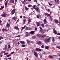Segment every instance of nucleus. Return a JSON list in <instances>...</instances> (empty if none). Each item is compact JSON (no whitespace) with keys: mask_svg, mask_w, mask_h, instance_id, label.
I'll return each instance as SVG.
<instances>
[{"mask_svg":"<svg viewBox=\"0 0 60 60\" xmlns=\"http://www.w3.org/2000/svg\"><path fill=\"white\" fill-rule=\"evenodd\" d=\"M41 26L43 28L44 27V25L43 24H41Z\"/></svg>","mask_w":60,"mask_h":60,"instance_id":"nucleus-37","label":"nucleus"},{"mask_svg":"<svg viewBox=\"0 0 60 60\" xmlns=\"http://www.w3.org/2000/svg\"><path fill=\"white\" fill-rule=\"evenodd\" d=\"M40 29L41 30L42 29V28H41V27H40Z\"/></svg>","mask_w":60,"mask_h":60,"instance_id":"nucleus-58","label":"nucleus"},{"mask_svg":"<svg viewBox=\"0 0 60 60\" xmlns=\"http://www.w3.org/2000/svg\"><path fill=\"white\" fill-rule=\"evenodd\" d=\"M20 42L21 43H22L23 44H25V42L24 41H20Z\"/></svg>","mask_w":60,"mask_h":60,"instance_id":"nucleus-28","label":"nucleus"},{"mask_svg":"<svg viewBox=\"0 0 60 60\" xmlns=\"http://www.w3.org/2000/svg\"><path fill=\"white\" fill-rule=\"evenodd\" d=\"M4 42V40H2V41H1L0 43V44H1L2 42Z\"/></svg>","mask_w":60,"mask_h":60,"instance_id":"nucleus-35","label":"nucleus"},{"mask_svg":"<svg viewBox=\"0 0 60 60\" xmlns=\"http://www.w3.org/2000/svg\"><path fill=\"white\" fill-rule=\"evenodd\" d=\"M46 37H47V36L45 35H41V38H46Z\"/></svg>","mask_w":60,"mask_h":60,"instance_id":"nucleus-9","label":"nucleus"},{"mask_svg":"<svg viewBox=\"0 0 60 60\" xmlns=\"http://www.w3.org/2000/svg\"><path fill=\"white\" fill-rule=\"evenodd\" d=\"M54 22H55V23H57L58 24L59 23V22L58 21V20L56 19L55 20H54Z\"/></svg>","mask_w":60,"mask_h":60,"instance_id":"nucleus-11","label":"nucleus"},{"mask_svg":"<svg viewBox=\"0 0 60 60\" xmlns=\"http://www.w3.org/2000/svg\"><path fill=\"white\" fill-rule=\"evenodd\" d=\"M5 5H7V3H6L5 4Z\"/></svg>","mask_w":60,"mask_h":60,"instance_id":"nucleus-64","label":"nucleus"},{"mask_svg":"<svg viewBox=\"0 0 60 60\" xmlns=\"http://www.w3.org/2000/svg\"><path fill=\"white\" fill-rule=\"evenodd\" d=\"M17 17H13L12 18V19H13L14 20H16V19H17Z\"/></svg>","mask_w":60,"mask_h":60,"instance_id":"nucleus-13","label":"nucleus"},{"mask_svg":"<svg viewBox=\"0 0 60 60\" xmlns=\"http://www.w3.org/2000/svg\"><path fill=\"white\" fill-rule=\"evenodd\" d=\"M47 11L48 12H49L50 11V9H48Z\"/></svg>","mask_w":60,"mask_h":60,"instance_id":"nucleus-39","label":"nucleus"},{"mask_svg":"<svg viewBox=\"0 0 60 60\" xmlns=\"http://www.w3.org/2000/svg\"><path fill=\"white\" fill-rule=\"evenodd\" d=\"M39 15H37V19H39Z\"/></svg>","mask_w":60,"mask_h":60,"instance_id":"nucleus-43","label":"nucleus"},{"mask_svg":"<svg viewBox=\"0 0 60 60\" xmlns=\"http://www.w3.org/2000/svg\"><path fill=\"white\" fill-rule=\"evenodd\" d=\"M42 31L43 33H44L45 32V30H44L42 29Z\"/></svg>","mask_w":60,"mask_h":60,"instance_id":"nucleus-44","label":"nucleus"},{"mask_svg":"<svg viewBox=\"0 0 60 60\" xmlns=\"http://www.w3.org/2000/svg\"><path fill=\"white\" fill-rule=\"evenodd\" d=\"M35 38V37L34 36L32 37V39H34Z\"/></svg>","mask_w":60,"mask_h":60,"instance_id":"nucleus-47","label":"nucleus"},{"mask_svg":"<svg viewBox=\"0 0 60 60\" xmlns=\"http://www.w3.org/2000/svg\"><path fill=\"white\" fill-rule=\"evenodd\" d=\"M26 34L25 35L26 37H28V36H29L30 35V33H28V32H26Z\"/></svg>","mask_w":60,"mask_h":60,"instance_id":"nucleus-5","label":"nucleus"},{"mask_svg":"<svg viewBox=\"0 0 60 60\" xmlns=\"http://www.w3.org/2000/svg\"><path fill=\"white\" fill-rule=\"evenodd\" d=\"M8 52L6 53H5V55H6V54H8Z\"/></svg>","mask_w":60,"mask_h":60,"instance_id":"nucleus-60","label":"nucleus"},{"mask_svg":"<svg viewBox=\"0 0 60 60\" xmlns=\"http://www.w3.org/2000/svg\"><path fill=\"white\" fill-rule=\"evenodd\" d=\"M40 25H41V24H40V23L39 22H38L37 24V25L38 26H39Z\"/></svg>","mask_w":60,"mask_h":60,"instance_id":"nucleus-23","label":"nucleus"},{"mask_svg":"<svg viewBox=\"0 0 60 60\" xmlns=\"http://www.w3.org/2000/svg\"><path fill=\"white\" fill-rule=\"evenodd\" d=\"M11 57L10 58H8V59H11Z\"/></svg>","mask_w":60,"mask_h":60,"instance_id":"nucleus-61","label":"nucleus"},{"mask_svg":"<svg viewBox=\"0 0 60 60\" xmlns=\"http://www.w3.org/2000/svg\"><path fill=\"white\" fill-rule=\"evenodd\" d=\"M4 6H3L2 7L1 6V8H0V10H3V9H4Z\"/></svg>","mask_w":60,"mask_h":60,"instance_id":"nucleus-19","label":"nucleus"},{"mask_svg":"<svg viewBox=\"0 0 60 60\" xmlns=\"http://www.w3.org/2000/svg\"><path fill=\"white\" fill-rule=\"evenodd\" d=\"M34 53L35 56L37 57H38L39 56H38V54L37 52H35V51H34Z\"/></svg>","mask_w":60,"mask_h":60,"instance_id":"nucleus-2","label":"nucleus"},{"mask_svg":"<svg viewBox=\"0 0 60 60\" xmlns=\"http://www.w3.org/2000/svg\"><path fill=\"white\" fill-rule=\"evenodd\" d=\"M14 52H12L11 53V54H13L14 53Z\"/></svg>","mask_w":60,"mask_h":60,"instance_id":"nucleus-55","label":"nucleus"},{"mask_svg":"<svg viewBox=\"0 0 60 60\" xmlns=\"http://www.w3.org/2000/svg\"><path fill=\"white\" fill-rule=\"evenodd\" d=\"M7 48V45H5V51H6V50Z\"/></svg>","mask_w":60,"mask_h":60,"instance_id":"nucleus-18","label":"nucleus"},{"mask_svg":"<svg viewBox=\"0 0 60 60\" xmlns=\"http://www.w3.org/2000/svg\"><path fill=\"white\" fill-rule=\"evenodd\" d=\"M53 32H55V31H56V30H53Z\"/></svg>","mask_w":60,"mask_h":60,"instance_id":"nucleus-63","label":"nucleus"},{"mask_svg":"<svg viewBox=\"0 0 60 60\" xmlns=\"http://www.w3.org/2000/svg\"><path fill=\"white\" fill-rule=\"evenodd\" d=\"M52 41L54 42L55 41V39L54 38H53L52 39Z\"/></svg>","mask_w":60,"mask_h":60,"instance_id":"nucleus-41","label":"nucleus"},{"mask_svg":"<svg viewBox=\"0 0 60 60\" xmlns=\"http://www.w3.org/2000/svg\"><path fill=\"white\" fill-rule=\"evenodd\" d=\"M36 51H38L39 50V48L37 47L36 48Z\"/></svg>","mask_w":60,"mask_h":60,"instance_id":"nucleus-26","label":"nucleus"},{"mask_svg":"<svg viewBox=\"0 0 60 60\" xmlns=\"http://www.w3.org/2000/svg\"><path fill=\"white\" fill-rule=\"evenodd\" d=\"M41 48H44V45H42V46H41Z\"/></svg>","mask_w":60,"mask_h":60,"instance_id":"nucleus-57","label":"nucleus"},{"mask_svg":"<svg viewBox=\"0 0 60 60\" xmlns=\"http://www.w3.org/2000/svg\"><path fill=\"white\" fill-rule=\"evenodd\" d=\"M44 20V24H46V23H47V21H46V19H45Z\"/></svg>","mask_w":60,"mask_h":60,"instance_id":"nucleus-16","label":"nucleus"},{"mask_svg":"<svg viewBox=\"0 0 60 60\" xmlns=\"http://www.w3.org/2000/svg\"><path fill=\"white\" fill-rule=\"evenodd\" d=\"M26 41L28 44H29V43H30V42L28 40H27Z\"/></svg>","mask_w":60,"mask_h":60,"instance_id":"nucleus-27","label":"nucleus"},{"mask_svg":"<svg viewBox=\"0 0 60 60\" xmlns=\"http://www.w3.org/2000/svg\"><path fill=\"white\" fill-rule=\"evenodd\" d=\"M32 6L31 5H28V7H32Z\"/></svg>","mask_w":60,"mask_h":60,"instance_id":"nucleus-34","label":"nucleus"},{"mask_svg":"<svg viewBox=\"0 0 60 60\" xmlns=\"http://www.w3.org/2000/svg\"><path fill=\"white\" fill-rule=\"evenodd\" d=\"M28 23H30L31 21V20H30V19H29V20H28Z\"/></svg>","mask_w":60,"mask_h":60,"instance_id":"nucleus-30","label":"nucleus"},{"mask_svg":"<svg viewBox=\"0 0 60 60\" xmlns=\"http://www.w3.org/2000/svg\"><path fill=\"white\" fill-rule=\"evenodd\" d=\"M50 14H47V17H49V16H50Z\"/></svg>","mask_w":60,"mask_h":60,"instance_id":"nucleus-45","label":"nucleus"},{"mask_svg":"<svg viewBox=\"0 0 60 60\" xmlns=\"http://www.w3.org/2000/svg\"><path fill=\"white\" fill-rule=\"evenodd\" d=\"M8 49H10V47H11V46L10 45H8Z\"/></svg>","mask_w":60,"mask_h":60,"instance_id":"nucleus-50","label":"nucleus"},{"mask_svg":"<svg viewBox=\"0 0 60 60\" xmlns=\"http://www.w3.org/2000/svg\"><path fill=\"white\" fill-rule=\"evenodd\" d=\"M26 19H24L23 20V24H24L25 23V22H26Z\"/></svg>","mask_w":60,"mask_h":60,"instance_id":"nucleus-21","label":"nucleus"},{"mask_svg":"<svg viewBox=\"0 0 60 60\" xmlns=\"http://www.w3.org/2000/svg\"><path fill=\"white\" fill-rule=\"evenodd\" d=\"M26 30H27L28 29V27H26Z\"/></svg>","mask_w":60,"mask_h":60,"instance_id":"nucleus-46","label":"nucleus"},{"mask_svg":"<svg viewBox=\"0 0 60 60\" xmlns=\"http://www.w3.org/2000/svg\"><path fill=\"white\" fill-rule=\"evenodd\" d=\"M10 2L12 3H14V0H10Z\"/></svg>","mask_w":60,"mask_h":60,"instance_id":"nucleus-17","label":"nucleus"},{"mask_svg":"<svg viewBox=\"0 0 60 60\" xmlns=\"http://www.w3.org/2000/svg\"><path fill=\"white\" fill-rule=\"evenodd\" d=\"M34 1L35 3H37V0H34Z\"/></svg>","mask_w":60,"mask_h":60,"instance_id":"nucleus-51","label":"nucleus"},{"mask_svg":"<svg viewBox=\"0 0 60 60\" xmlns=\"http://www.w3.org/2000/svg\"><path fill=\"white\" fill-rule=\"evenodd\" d=\"M7 14L6 13H4L3 14H2L1 15V16L2 17H6L7 16Z\"/></svg>","mask_w":60,"mask_h":60,"instance_id":"nucleus-3","label":"nucleus"},{"mask_svg":"<svg viewBox=\"0 0 60 60\" xmlns=\"http://www.w3.org/2000/svg\"><path fill=\"white\" fill-rule=\"evenodd\" d=\"M25 45H22L21 46V47H25Z\"/></svg>","mask_w":60,"mask_h":60,"instance_id":"nucleus-33","label":"nucleus"},{"mask_svg":"<svg viewBox=\"0 0 60 60\" xmlns=\"http://www.w3.org/2000/svg\"><path fill=\"white\" fill-rule=\"evenodd\" d=\"M28 29H29V30H30V29H31V28L30 27H29L28 28Z\"/></svg>","mask_w":60,"mask_h":60,"instance_id":"nucleus-54","label":"nucleus"},{"mask_svg":"<svg viewBox=\"0 0 60 60\" xmlns=\"http://www.w3.org/2000/svg\"><path fill=\"white\" fill-rule=\"evenodd\" d=\"M54 33H55V34H57V32H56V31L55 30V31H54Z\"/></svg>","mask_w":60,"mask_h":60,"instance_id":"nucleus-48","label":"nucleus"},{"mask_svg":"<svg viewBox=\"0 0 60 60\" xmlns=\"http://www.w3.org/2000/svg\"><path fill=\"white\" fill-rule=\"evenodd\" d=\"M38 42H39V44H42V43L41 42V41H38Z\"/></svg>","mask_w":60,"mask_h":60,"instance_id":"nucleus-38","label":"nucleus"},{"mask_svg":"<svg viewBox=\"0 0 60 60\" xmlns=\"http://www.w3.org/2000/svg\"><path fill=\"white\" fill-rule=\"evenodd\" d=\"M35 10L37 12H39V13H40V9H39V8L38 7Z\"/></svg>","mask_w":60,"mask_h":60,"instance_id":"nucleus-4","label":"nucleus"},{"mask_svg":"<svg viewBox=\"0 0 60 60\" xmlns=\"http://www.w3.org/2000/svg\"><path fill=\"white\" fill-rule=\"evenodd\" d=\"M24 7L25 8V10H26V11H28V10L29 8H28L26 7L25 6Z\"/></svg>","mask_w":60,"mask_h":60,"instance_id":"nucleus-20","label":"nucleus"},{"mask_svg":"<svg viewBox=\"0 0 60 60\" xmlns=\"http://www.w3.org/2000/svg\"><path fill=\"white\" fill-rule=\"evenodd\" d=\"M41 49H39V51H41Z\"/></svg>","mask_w":60,"mask_h":60,"instance_id":"nucleus-59","label":"nucleus"},{"mask_svg":"<svg viewBox=\"0 0 60 60\" xmlns=\"http://www.w3.org/2000/svg\"><path fill=\"white\" fill-rule=\"evenodd\" d=\"M57 34L58 35H60V33L59 32L57 33Z\"/></svg>","mask_w":60,"mask_h":60,"instance_id":"nucleus-52","label":"nucleus"},{"mask_svg":"<svg viewBox=\"0 0 60 60\" xmlns=\"http://www.w3.org/2000/svg\"><path fill=\"white\" fill-rule=\"evenodd\" d=\"M49 58H53V56L52 55H50L49 56Z\"/></svg>","mask_w":60,"mask_h":60,"instance_id":"nucleus-25","label":"nucleus"},{"mask_svg":"<svg viewBox=\"0 0 60 60\" xmlns=\"http://www.w3.org/2000/svg\"><path fill=\"white\" fill-rule=\"evenodd\" d=\"M50 39L49 38L47 39H45L44 40V41L45 43H48V42H49V41H50Z\"/></svg>","mask_w":60,"mask_h":60,"instance_id":"nucleus-1","label":"nucleus"},{"mask_svg":"<svg viewBox=\"0 0 60 60\" xmlns=\"http://www.w3.org/2000/svg\"><path fill=\"white\" fill-rule=\"evenodd\" d=\"M56 47L57 48H58V49H60V46H56Z\"/></svg>","mask_w":60,"mask_h":60,"instance_id":"nucleus-49","label":"nucleus"},{"mask_svg":"<svg viewBox=\"0 0 60 60\" xmlns=\"http://www.w3.org/2000/svg\"><path fill=\"white\" fill-rule=\"evenodd\" d=\"M14 27L15 28V29H16L17 30H19V27H18L15 26V27Z\"/></svg>","mask_w":60,"mask_h":60,"instance_id":"nucleus-22","label":"nucleus"},{"mask_svg":"<svg viewBox=\"0 0 60 60\" xmlns=\"http://www.w3.org/2000/svg\"><path fill=\"white\" fill-rule=\"evenodd\" d=\"M35 33L34 31H32L31 32H30L29 33L30 34H33Z\"/></svg>","mask_w":60,"mask_h":60,"instance_id":"nucleus-12","label":"nucleus"},{"mask_svg":"<svg viewBox=\"0 0 60 60\" xmlns=\"http://www.w3.org/2000/svg\"><path fill=\"white\" fill-rule=\"evenodd\" d=\"M6 56L7 57H9V56H10V55H8Z\"/></svg>","mask_w":60,"mask_h":60,"instance_id":"nucleus-42","label":"nucleus"},{"mask_svg":"<svg viewBox=\"0 0 60 60\" xmlns=\"http://www.w3.org/2000/svg\"><path fill=\"white\" fill-rule=\"evenodd\" d=\"M45 26L46 27H47L48 26V25L47 24V25H45Z\"/></svg>","mask_w":60,"mask_h":60,"instance_id":"nucleus-62","label":"nucleus"},{"mask_svg":"<svg viewBox=\"0 0 60 60\" xmlns=\"http://www.w3.org/2000/svg\"><path fill=\"white\" fill-rule=\"evenodd\" d=\"M20 36L19 35H18L17 36H16V38H17V37H19Z\"/></svg>","mask_w":60,"mask_h":60,"instance_id":"nucleus-40","label":"nucleus"},{"mask_svg":"<svg viewBox=\"0 0 60 60\" xmlns=\"http://www.w3.org/2000/svg\"><path fill=\"white\" fill-rule=\"evenodd\" d=\"M16 10V9H13L12 11V15H13L14 13H15V11Z\"/></svg>","mask_w":60,"mask_h":60,"instance_id":"nucleus-10","label":"nucleus"},{"mask_svg":"<svg viewBox=\"0 0 60 60\" xmlns=\"http://www.w3.org/2000/svg\"><path fill=\"white\" fill-rule=\"evenodd\" d=\"M40 4H38V5H37V6H38L39 7V6H40Z\"/></svg>","mask_w":60,"mask_h":60,"instance_id":"nucleus-56","label":"nucleus"},{"mask_svg":"<svg viewBox=\"0 0 60 60\" xmlns=\"http://www.w3.org/2000/svg\"><path fill=\"white\" fill-rule=\"evenodd\" d=\"M42 55L41 54L40 55V57L41 58H42Z\"/></svg>","mask_w":60,"mask_h":60,"instance_id":"nucleus-31","label":"nucleus"},{"mask_svg":"<svg viewBox=\"0 0 60 60\" xmlns=\"http://www.w3.org/2000/svg\"><path fill=\"white\" fill-rule=\"evenodd\" d=\"M45 17H46L47 16V14L46 13H45Z\"/></svg>","mask_w":60,"mask_h":60,"instance_id":"nucleus-53","label":"nucleus"},{"mask_svg":"<svg viewBox=\"0 0 60 60\" xmlns=\"http://www.w3.org/2000/svg\"><path fill=\"white\" fill-rule=\"evenodd\" d=\"M56 4H59V1L58 0H55Z\"/></svg>","mask_w":60,"mask_h":60,"instance_id":"nucleus-6","label":"nucleus"},{"mask_svg":"<svg viewBox=\"0 0 60 60\" xmlns=\"http://www.w3.org/2000/svg\"><path fill=\"white\" fill-rule=\"evenodd\" d=\"M45 48L46 49H48L49 48V47L48 46H45Z\"/></svg>","mask_w":60,"mask_h":60,"instance_id":"nucleus-24","label":"nucleus"},{"mask_svg":"<svg viewBox=\"0 0 60 60\" xmlns=\"http://www.w3.org/2000/svg\"><path fill=\"white\" fill-rule=\"evenodd\" d=\"M25 27H26L25 26L23 27L21 29V30H23V29H24L25 28Z\"/></svg>","mask_w":60,"mask_h":60,"instance_id":"nucleus-32","label":"nucleus"},{"mask_svg":"<svg viewBox=\"0 0 60 60\" xmlns=\"http://www.w3.org/2000/svg\"><path fill=\"white\" fill-rule=\"evenodd\" d=\"M2 31L3 32H5V31H7V29L6 28H4L2 29Z\"/></svg>","mask_w":60,"mask_h":60,"instance_id":"nucleus-7","label":"nucleus"},{"mask_svg":"<svg viewBox=\"0 0 60 60\" xmlns=\"http://www.w3.org/2000/svg\"><path fill=\"white\" fill-rule=\"evenodd\" d=\"M48 4H49V5H50V6H52V5H53L52 4H50V3L49 2Z\"/></svg>","mask_w":60,"mask_h":60,"instance_id":"nucleus-36","label":"nucleus"},{"mask_svg":"<svg viewBox=\"0 0 60 60\" xmlns=\"http://www.w3.org/2000/svg\"><path fill=\"white\" fill-rule=\"evenodd\" d=\"M6 26L7 27H10V24L9 23H7L6 25Z\"/></svg>","mask_w":60,"mask_h":60,"instance_id":"nucleus-15","label":"nucleus"},{"mask_svg":"<svg viewBox=\"0 0 60 60\" xmlns=\"http://www.w3.org/2000/svg\"><path fill=\"white\" fill-rule=\"evenodd\" d=\"M37 37L38 38H41V35L40 34H38L37 35Z\"/></svg>","mask_w":60,"mask_h":60,"instance_id":"nucleus-14","label":"nucleus"},{"mask_svg":"<svg viewBox=\"0 0 60 60\" xmlns=\"http://www.w3.org/2000/svg\"><path fill=\"white\" fill-rule=\"evenodd\" d=\"M4 39V38L2 36L0 37V40H1L2 39Z\"/></svg>","mask_w":60,"mask_h":60,"instance_id":"nucleus-29","label":"nucleus"},{"mask_svg":"<svg viewBox=\"0 0 60 60\" xmlns=\"http://www.w3.org/2000/svg\"><path fill=\"white\" fill-rule=\"evenodd\" d=\"M38 8V7L35 5H34L33 6V8L35 10H36V9L37 8Z\"/></svg>","mask_w":60,"mask_h":60,"instance_id":"nucleus-8","label":"nucleus"}]
</instances>
